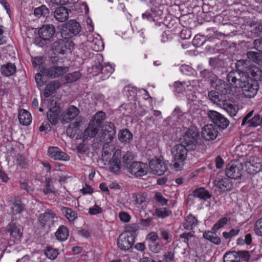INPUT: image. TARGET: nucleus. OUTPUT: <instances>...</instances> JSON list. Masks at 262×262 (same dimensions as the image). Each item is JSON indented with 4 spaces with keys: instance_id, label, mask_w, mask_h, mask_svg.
I'll use <instances>...</instances> for the list:
<instances>
[{
    "instance_id": "nucleus-54",
    "label": "nucleus",
    "mask_w": 262,
    "mask_h": 262,
    "mask_svg": "<svg viewBox=\"0 0 262 262\" xmlns=\"http://www.w3.org/2000/svg\"><path fill=\"white\" fill-rule=\"evenodd\" d=\"M239 231V229H232L229 232H224L223 233V236L226 239H231L237 235Z\"/></svg>"
},
{
    "instance_id": "nucleus-5",
    "label": "nucleus",
    "mask_w": 262,
    "mask_h": 262,
    "mask_svg": "<svg viewBox=\"0 0 262 262\" xmlns=\"http://www.w3.org/2000/svg\"><path fill=\"white\" fill-rule=\"evenodd\" d=\"M200 137L199 132L195 127L189 128L182 137L180 138V143L190 150L195 149Z\"/></svg>"
},
{
    "instance_id": "nucleus-64",
    "label": "nucleus",
    "mask_w": 262,
    "mask_h": 262,
    "mask_svg": "<svg viewBox=\"0 0 262 262\" xmlns=\"http://www.w3.org/2000/svg\"><path fill=\"white\" fill-rule=\"evenodd\" d=\"M247 56L249 59L256 62L258 60L259 54L257 52L249 51L247 53Z\"/></svg>"
},
{
    "instance_id": "nucleus-3",
    "label": "nucleus",
    "mask_w": 262,
    "mask_h": 262,
    "mask_svg": "<svg viewBox=\"0 0 262 262\" xmlns=\"http://www.w3.org/2000/svg\"><path fill=\"white\" fill-rule=\"evenodd\" d=\"M55 33L56 30L53 25H43L38 31V36L35 39L36 45L41 48L49 46L53 41Z\"/></svg>"
},
{
    "instance_id": "nucleus-22",
    "label": "nucleus",
    "mask_w": 262,
    "mask_h": 262,
    "mask_svg": "<svg viewBox=\"0 0 262 262\" xmlns=\"http://www.w3.org/2000/svg\"><path fill=\"white\" fill-rule=\"evenodd\" d=\"M244 166L250 172L258 171L261 169L262 165L260 160L255 157L250 158L248 161L245 162Z\"/></svg>"
},
{
    "instance_id": "nucleus-50",
    "label": "nucleus",
    "mask_w": 262,
    "mask_h": 262,
    "mask_svg": "<svg viewBox=\"0 0 262 262\" xmlns=\"http://www.w3.org/2000/svg\"><path fill=\"white\" fill-rule=\"evenodd\" d=\"M148 246L149 249L155 253H159L162 249V245L159 243H149Z\"/></svg>"
},
{
    "instance_id": "nucleus-57",
    "label": "nucleus",
    "mask_w": 262,
    "mask_h": 262,
    "mask_svg": "<svg viewBox=\"0 0 262 262\" xmlns=\"http://www.w3.org/2000/svg\"><path fill=\"white\" fill-rule=\"evenodd\" d=\"M156 213L158 216L164 218L168 216L171 213V211L166 208L157 209Z\"/></svg>"
},
{
    "instance_id": "nucleus-17",
    "label": "nucleus",
    "mask_w": 262,
    "mask_h": 262,
    "mask_svg": "<svg viewBox=\"0 0 262 262\" xmlns=\"http://www.w3.org/2000/svg\"><path fill=\"white\" fill-rule=\"evenodd\" d=\"M250 62L246 59L238 60L236 62V71H232L230 72H236L239 74L240 75H245L246 77L249 76V71L251 69L250 67Z\"/></svg>"
},
{
    "instance_id": "nucleus-48",
    "label": "nucleus",
    "mask_w": 262,
    "mask_h": 262,
    "mask_svg": "<svg viewBox=\"0 0 262 262\" xmlns=\"http://www.w3.org/2000/svg\"><path fill=\"white\" fill-rule=\"evenodd\" d=\"M81 74L79 71H76L71 73H69L66 75V80L68 82L72 83L77 81L81 77Z\"/></svg>"
},
{
    "instance_id": "nucleus-19",
    "label": "nucleus",
    "mask_w": 262,
    "mask_h": 262,
    "mask_svg": "<svg viewBox=\"0 0 262 262\" xmlns=\"http://www.w3.org/2000/svg\"><path fill=\"white\" fill-rule=\"evenodd\" d=\"M218 132L212 124L206 125L202 129V137L207 141L214 140L217 136Z\"/></svg>"
},
{
    "instance_id": "nucleus-40",
    "label": "nucleus",
    "mask_w": 262,
    "mask_h": 262,
    "mask_svg": "<svg viewBox=\"0 0 262 262\" xmlns=\"http://www.w3.org/2000/svg\"><path fill=\"white\" fill-rule=\"evenodd\" d=\"M224 262H239L240 257L235 251H230L226 253L223 257Z\"/></svg>"
},
{
    "instance_id": "nucleus-21",
    "label": "nucleus",
    "mask_w": 262,
    "mask_h": 262,
    "mask_svg": "<svg viewBox=\"0 0 262 262\" xmlns=\"http://www.w3.org/2000/svg\"><path fill=\"white\" fill-rule=\"evenodd\" d=\"M231 85H232L230 83H227L225 81L219 79L214 84H213L212 87L222 95H227L231 92Z\"/></svg>"
},
{
    "instance_id": "nucleus-18",
    "label": "nucleus",
    "mask_w": 262,
    "mask_h": 262,
    "mask_svg": "<svg viewBox=\"0 0 262 262\" xmlns=\"http://www.w3.org/2000/svg\"><path fill=\"white\" fill-rule=\"evenodd\" d=\"M48 155L55 160L69 161V156L57 147H50L48 150Z\"/></svg>"
},
{
    "instance_id": "nucleus-10",
    "label": "nucleus",
    "mask_w": 262,
    "mask_h": 262,
    "mask_svg": "<svg viewBox=\"0 0 262 262\" xmlns=\"http://www.w3.org/2000/svg\"><path fill=\"white\" fill-rule=\"evenodd\" d=\"M135 236L131 232H125L119 235L117 239V245L121 250L130 249L135 242Z\"/></svg>"
},
{
    "instance_id": "nucleus-14",
    "label": "nucleus",
    "mask_w": 262,
    "mask_h": 262,
    "mask_svg": "<svg viewBox=\"0 0 262 262\" xmlns=\"http://www.w3.org/2000/svg\"><path fill=\"white\" fill-rule=\"evenodd\" d=\"M69 70L68 67L52 66L47 69L43 68L40 70L43 75H46L50 78H53L63 75Z\"/></svg>"
},
{
    "instance_id": "nucleus-8",
    "label": "nucleus",
    "mask_w": 262,
    "mask_h": 262,
    "mask_svg": "<svg viewBox=\"0 0 262 262\" xmlns=\"http://www.w3.org/2000/svg\"><path fill=\"white\" fill-rule=\"evenodd\" d=\"M149 167L153 174L158 176L163 175L167 170V165L163 157H155L151 159L149 162Z\"/></svg>"
},
{
    "instance_id": "nucleus-58",
    "label": "nucleus",
    "mask_w": 262,
    "mask_h": 262,
    "mask_svg": "<svg viewBox=\"0 0 262 262\" xmlns=\"http://www.w3.org/2000/svg\"><path fill=\"white\" fill-rule=\"evenodd\" d=\"M159 238V236L157 233L151 232L148 233L146 237V241L149 243L156 242Z\"/></svg>"
},
{
    "instance_id": "nucleus-56",
    "label": "nucleus",
    "mask_w": 262,
    "mask_h": 262,
    "mask_svg": "<svg viewBox=\"0 0 262 262\" xmlns=\"http://www.w3.org/2000/svg\"><path fill=\"white\" fill-rule=\"evenodd\" d=\"M159 231L161 237L164 240L166 241L167 243H169L171 242L172 236L170 234L168 231L163 229H160Z\"/></svg>"
},
{
    "instance_id": "nucleus-35",
    "label": "nucleus",
    "mask_w": 262,
    "mask_h": 262,
    "mask_svg": "<svg viewBox=\"0 0 262 262\" xmlns=\"http://www.w3.org/2000/svg\"><path fill=\"white\" fill-rule=\"evenodd\" d=\"M9 205H11V207L12 213L14 214H17L21 213L24 209V205L20 200H15L14 202L9 201Z\"/></svg>"
},
{
    "instance_id": "nucleus-30",
    "label": "nucleus",
    "mask_w": 262,
    "mask_h": 262,
    "mask_svg": "<svg viewBox=\"0 0 262 262\" xmlns=\"http://www.w3.org/2000/svg\"><path fill=\"white\" fill-rule=\"evenodd\" d=\"M18 119L20 123L23 125H28L32 121L30 113L26 110L22 109L19 111Z\"/></svg>"
},
{
    "instance_id": "nucleus-62",
    "label": "nucleus",
    "mask_w": 262,
    "mask_h": 262,
    "mask_svg": "<svg viewBox=\"0 0 262 262\" xmlns=\"http://www.w3.org/2000/svg\"><path fill=\"white\" fill-rule=\"evenodd\" d=\"M236 253L238 254V256L240 257V259H242L245 261L249 260L250 256L248 251H239Z\"/></svg>"
},
{
    "instance_id": "nucleus-63",
    "label": "nucleus",
    "mask_w": 262,
    "mask_h": 262,
    "mask_svg": "<svg viewBox=\"0 0 262 262\" xmlns=\"http://www.w3.org/2000/svg\"><path fill=\"white\" fill-rule=\"evenodd\" d=\"M17 161L18 162L19 165L21 168H26L28 165V161L27 159L22 155L17 156Z\"/></svg>"
},
{
    "instance_id": "nucleus-11",
    "label": "nucleus",
    "mask_w": 262,
    "mask_h": 262,
    "mask_svg": "<svg viewBox=\"0 0 262 262\" xmlns=\"http://www.w3.org/2000/svg\"><path fill=\"white\" fill-rule=\"evenodd\" d=\"M243 169V163L239 162H231L226 168V174L230 179H238L242 176Z\"/></svg>"
},
{
    "instance_id": "nucleus-26",
    "label": "nucleus",
    "mask_w": 262,
    "mask_h": 262,
    "mask_svg": "<svg viewBox=\"0 0 262 262\" xmlns=\"http://www.w3.org/2000/svg\"><path fill=\"white\" fill-rule=\"evenodd\" d=\"M199 221L191 214H189L185 220L183 224L184 228L187 230H192L198 225Z\"/></svg>"
},
{
    "instance_id": "nucleus-61",
    "label": "nucleus",
    "mask_w": 262,
    "mask_h": 262,
    "mask_svg": "<svg viewBox=\"0 0 262 262\" xmlns=\"http://www.w3.org/2000/svg\"><path fill=\"white\" fill-rule=\"evenodd\" d=\"M102 212V208L97 205H95L93 207L90 208L89 210V213L91 215H96L101 213Z\"/></svg>"
},
{
    "instance_id": "nucleus-47",
    "label": "nucleus",
    "mask_w": 262,
    "mask_h": 262,
    "mask_svg": "<svg viewBox=\"0 0 262 262\" xmlns=\"http://www.w3.org/2000/svg\"><path fill=\"white\" fill-rule=\"evenodd\" d=\"M204 37L203 36H201L200 35H196L192 41L193 45L196 48H198L201 46H203L205 42L210 41V40H206V39H204Z\"/></svg>"
},
{
    "instance_id": "nucleus-51",
    "label": "nucleus",
    "mask_w": 262,
    "mask_h": 262,
    "mask_svg": "<svg viewBox=\"0 0 262 262\" xmlns=\"http://www.w3.org/2000/svg\"><path fill=\"white\" fill-rule=\"evenodd\" d=\"M19 184L21 189L25 190L27 193H32L34 191V188L26 180L20 181Z\"/></svg>"
},
{
    "instance_id": "nucleus-1",
    "label": "nucleus",
    "mask_w": 262,
    "mask_h": 262,
    "mask_svg": "<svg viewBox=\"0 0 262 262\" xmlns=\"http://www.w3.org/2000/svg\"><path fill=\"white\" fill-rule=\"evenodd\" d=\"M227 80L232 86L242 89L243 94L247 98H252L259 89L258 82L253 80L249 76L240 75L236 72H229Z\"/></svg>"
},
{
    "instance_id": "nucleus-7",
    "label": "nucleus",
    "mask_w": 262,
    "mask_h": 262,
    "mask_svg": "<svg viewBox=\"0 0 262 262\" xmlns=\"http://www.w3.org/2000/svg\"><path fill=\"white\" fill-rule=\"evenodd\" d=\"M73 46L74 43L71 39L62 37L52 44L51 49L55 53L64 54L68 51H70Z\"/></svg>"
},
{
    "instance_id": "nucleus-24",
    "label": "nucleus",
    "mask_w": 262,
    "mask_h": 262,
    "mask_svg": "<svg viewBox=\"0 0 262 262\" xmlns=\"http://www.w3.org/2000/svg\"><path fill=\"white\" fill-rule=\"evenodd\" d=\"M98 132V127L95 125L94 122L91 121L88 127L84 130L83 133V138L84 140H88L89 138L94 137Z\"/></svg>"
},
{
    "instance_id": "nucleus-34",
    "label": "nucleus",
    "mask_w": 262,
    "mask_h": 262,
    "mask_svg": "<svg viewBox=\"0 0 262 262\" xmlns=\"http://www.w3.org/2000/svg\"><path fill=\"white\" fill-rule=\"evenodd\" d=\"M56 238L60 241H66L69 236V230L63 226H60L55 233Z\"/></svg>"
},
{
    "instance_id": "nucleus-53",
    "label": "nucleus",
    "mask_w": 262,
    "mask_h": 262,
    "mask_svg": "<svg viewBox=\"0 0 262 262\" xmlns=\"http://www.w3.org/2000/svg\"><path fill=\"white\" fill-rule=\"evenodd\" d=\"M224 110L232 117H234L237 113V110L232 104H227L224 107Z\"/></svg>"
},
{
    "instance_id": "nucleus-60",
    "label": "nucleus",
    "mask_w": 262,
    "mask_h": 262,
    "mask_svg": "<svg viewBox=\"0 0 262 262\" xmlns=\"http://www.w3.org/2000/svg\"><path fill=\"white\" fill-rule=\"evenodd\" d=\"M114 71L113 67L110 64L102 66L101 68V73L105 74L106 75L110 76Z\"/></svg>"
},
{
    "instance_id": "nucleus-2",
    "label": "nucleus",
    "mask_w": 262,
    "mask_h": 262,
    "mask_svg": "<svg viewBox=\"0 0 262 262\" xmlns=\"http://www.w3.org/2000/svg\"><path fill=\"white\" fill-rule=\"evenodd\" d=\"M133 156L130 152L121 151L117 149L114 152L111 160L109 161V169L111 172L117 173L121 167L127 168L133 162Z\"/></svg>"
},
{
    "instance_id": "nucleus-42",
    "label": "nucleus",
    "mask_w": 262,
    "mask_h": 262,
    "mask_svg": "<svg viewBox=\"0 0 262 262\" xmlns=\"http://www.w3.org/2000/svg\"><path fill=\"white\" fill-rule=\"evenodd\" d=\"M114 137V132L108 133L107 132H106L105 130H103L100 133L99 138L101 142H105L106 143H109L113 140Z\"/></svg>"
},
{
    "instance_id": "nucleus-44",
    "label": "nucleus",
    "mask_w": 262,
    "mask_h": 262,
    "mask_svg": "<svg viewBox=\"0 0 262 262\" xmlns=\"http://www.w3.org/2000/svg\"><path fill=\"white\" fill-rule=\"evenodd\" d=\"M219 92L217 91H211L208 93V97L209 99L214 103L217 105L220 104L221 101V96L219 95Z\"/></svg>"
},
{
    "instance_id": "nucleus-36",
    "label": "nucleus",
    "mask_w": 262,
    "mask_h": 262,
    "mask_svg": "<svg viewBox=\"0 0 262 262\" xmlns=\"http://www.w3.org/2000/svg\"><path fill=\"white\" fill-rule=\"evenodd\" d=\"M61 211L69 221L72 222L77 218L76 212L72 209L66 207H62Z\"/></svg>"
},
{
    "instance_id": "nucleus-39",
    "label": "nucleus",
    "mask_w": 262,
    "mask_h": 262,
    "mask_svg": "<svg viewBox=\"0 0 262 262\" xmlns=\"http://www.w3.org/2000/svg\"><path fill=\"white\" fill-rule=\"evenodd\" d=\"M113 151V147L108 145V143L105 144L102 148V159L103 161L107 162L108 165V162L111 159H108V157L112 155V152Z\"/></svg>"
},
{
    "instance_id": "nucleus-23",
    "label": "nucleus",
    "mask_w": 262,
    "mask_h": 262,
    "mask_svg": "<svg viewBox=\"0 0 262 262\" xmlns=\"http://www.w3.org/2000/svg\"><path fill=\"white\" fill-rule=\"evenodd\" d=\"M69 11L70 10L63 6L57 7L54 12V17L57 21L64 22L69 17Z\"/></svg>"
},
{
    "instance_id": "nucleus-13",
    "label": "nucleus",
    "mask_w": 262,
    "mask_h": 262,
    "mask_svg": "<svg viewBox=\"0 0 262 262\" xmlns=\"http://www.w3.org/2000/svg\"><path fill=\"white\" fill-rule=\"evenodd\" d=\"M128 172L136 177L145 176L147 172V165L140 162L134 161L127 168Z\"/></svg>"
},
{
    "instance_id": "nucleus-43",
    "label": "nucleus",
    "mask_w": 262,
    "mask_h": 262,
    "mask_svg": "<svg viewBox=\"0 0 262 262\" xmlns=\"http://www.w3.org/2000/svg\"><path fill=\"white\" fill-rule=\"evenodd\" d=\"M251 74L254 81L258 82L262 80V71L258 68H251L249 71V75Z\"/></svg>"
},
{
    "instance_id": "nucleus-29",
    "label": "nucleus",
    "mask_w": 262,
    "mask_h": 262,
    "mask_svg": "<svg viewBox=\"0 0 262 262\" xmlns=\"http://www.w3.org/2000/svg\"><path fill=\"white\" fill-rule=\"evenodd\" d=\"M60 83L58 80H54L49 83L46 86L43 95L46 98L49 97L51 93H53L55 91L59 88Z\"/></svg>"
},
{
    "instance_id": "nucleus-15",
    "label": "nucleus",
    "mask_w": 262,
    "mask_h": 262,
    "mask_svg": "<svg viewBox=\"0 0 262 262\" xmlns=\"http://www.w3.org/2000/svg\"><path fill=\"white\" fill-rule=\"evenodd\" d=\"M55 218H57L55 213L51 210H47L45 213L39 215V224L43 228L48 227L49 228L54 225L55 222Z\"/></svg>"
},
{
    "instance_id": "nucleus-6",
    "label": "nucleus",
    "mask_w": 262,
    "mask_h": 262,
    "mask_svg": "<svg viewBox=\"0 0 262 262\" xmlns=\"http://www.w3.org/2000/svg\"><path fill=\"white\" fill-rule=\"evenodd\" d=\"M81 27L79 23L75 20H70L64 24L61 31L62 38L70 39L80 32Z\"/></svg>"
},
{
    "instance_id": "nucleus-38",
    "label": "nucleus",
    "mask_w": 262,
    "mask_h": 262,
    "mask_svg": "<svg viewBox=\"0 0 262 262\" xmlns=\"http://www.w3.org/2000/svg\"><path fill=\"white\" fill-rule=\"evenodd\" d=\"M49 13V9L47 6L43 5L36 8L34 11V15L38 18L41 17H47Z\"/></svg>"
},
{
    "instance_id": "nucleus-33",
    "label": "nucleus",
    "mask_w": 262,
    "mask_h": 262,
    "mask_svg": "<svg viewBox=\"0 0 262 262\" xmlns=\"http://www.w3.org/2000/svg\"><path fill=\"white\" fill-rule=\"evenodd\" d=\"M200 77L208 79L212 86H213V84H214L216 81L219 79L212 71L206 69L200 72Z\"/></svg>"
},
{
    "instance_id": "nucleus-59",
    "label": "nucleus",
    "mask_w": 262,
    "mask_h": 262,
    "mask_svg": "<svg viewBox=\"0 0 262 262\" xmlns=\"http://www.w3.org/2000/svg\"><path fill=\"white\" fill-rule=\"evenodd\" d=\"M174 253L172 251H168L163 255L162 262H171L174 260Z\"/></svg>"
},
{
    "instance_id": "nucleus-32",
    "label": "nucleus",
    "mask_w": 262,
    "mask_h": 262,
    "mask_svg": "<svg viewBox=\"0 0 262 262\" xmlns=\"http://www.w3.org/2000/svg\"><path fill=\"white\" fill-rule=\"evenodd\" d=\"M216 231H205L203 233V237L215 245H219L221 243V239L217 236Z\"/></svg>"
},
{
    "instance_id": "nucleus-28",
    "label": "nucleus",
    "mask_w": 262,
    "mask_h": 262,
    "mask_svg": "<svg viewBox=\"0 0 262 262\" xmlns=\"http://www.w3.org/2000/svg\"><path fill=\"white\" fill-rule=\"evenodd\" d=\"M16 71V67L14 63L8 62L3 64L1 67V72L2 75L5 76H10L13 75Z\"/></svg>"
},
{
    "instance_id": "nucleus-41",
    "label": "nucleus",
    "mask_w": 262,
    "mask_h": 262,
    "mask_svg": "<svg viewBox=\"0 0 262 262\" xmlns=\"http://www.w3.org/2000/svg\"><path fill=\"white\" fill-rule=\"evenodd\" d=\"M44 253L46 256L51 260L56 259L59 254L58 250L51 246L47 247L46 249L45 250Z\"/></svg>"
},
{
    "instance_id": "nucleus-37",
    "label": "nucleus",
    "mask_w": 262,
    "mask_h": 262,
    "mask_svg": "<svg viewBox=\"0 0 262 262\" xmlns=\"http://www.w3.org/2000/svg\"><path fill=\"white\" fill-rule=\"evenodd\" d=\"M59 115V111L56 108H51L47 114L48 120L53 125L58 123Z\"/></svg>"
},
{
    "instance_id": "nucleus-46",
    "label": "nucleus",
    "mask_w": 262,
    "mask_h": 262,
    "mask_svg": "<svg viewBox=\"0 0 262 262\" xmlns=\"http://www.w3.org/2000/svg\"><path fill=\"white\" fill-rule=\"evenodd\" d=\"M90 46L95 51H100L103 48L102 41L97 38L93 39L91 41Z\"/></svg>"
},
{
    "instance_id": "nucleus-9",
    "label": "nucleus",
    "mask_w": 262,
    "mask_h": 262,
    "mask_svg": "<svg viewBox=\"0 0 262 262\" xmlns=\"http://www.w3.org/2000/svg\"><path fill=\"white\" fill-rule=\"evenodd\" d=\"M207 116L215 126L220 129H225L229 125L228 119L223 115L215 111H208Z\"/></svg>"
},
{
    "instance_id": "nucleus-25",
    "label": "nucleus",
    "mask_w": 262,
    "mask_h": 262,
    "mask_svg": "<svg viewBox=\"0 0 262 262\" xmlns=\"http://www.w3.org/2000/svg\"><path fill=\"white\" fill-rule=\"evenodd\" d=\"M118 137L119 141L124 144L130 143L133 140V134L128 129L120 130Z\"/></svg>"
},
{
    "instance_id": "nucleus-4",
    "label": "nucleus",
    "mask_w": 262,
    "mask_h": 262,
    "mask_svg": "<svg viewBox=\"0 0 262 262\" xmlns=\"http://www.w3.org/2000/svg\"><path fill=\"white\" fill-rule=\"evenodd\" d=\"M190 150L181 143L176 145L172 148L171 150L173 158L172 165L176 170H180L183 167L184 162L187 156V152Z\"/></svg>"
},
{
    "instance_id": "nucleus-45",
    "label": "nucleus",
    "mask_w": 262,
    "mask_h": 262,
    "mask_svg": "<svg viewBox=\"0 0 262 262\" xmlns=\"http://www.w3.org/2000/svg\"><path fill=\"white\" fill-rule=\"evenodd\" d=\"M105 116L106 115L104 112H98L94 116V121L91 120V121L94 122V123H96L95 125H97L98 127H100L105 118Z\"/></svg>"
},
{
    "instance_id": "nucleus-49",
    "label": "nucleus",
    "mask_w": 262,
    "mask_h": 262,
    "mask_svg": "<svg viewBox=\"0 0 262 262\" xmlns=\"http://www.w3.org/2000/svg\"><path fill=\"white\" fill-rule=\"evenodd\" d=\"M262 122V118L260 115L257 114L250 119V127H256L260 126Z\"/></svg>"
},
{
    "instance_id": "nucleus-31",
    "label": "nucleus",
    "mask_w": 262,
    "mask_h": 262,
    "mask_svg": "<svg viewBox=\"0 0 262 262\" xmlns=\"http://www.w3.org/2000/svg\"><path fill=\"white\" fill-rule=\"evenodd\" d=\"M215 185L219 189L220 191L230 190L232 187V184L229 179L224 178L218 181H215Z\"/></svg>"
},
{
    "instance_id": "nucleus-55",
    "label": "nucleus",
    "mask_w": 262,
    "mask_h": 262,
    "mask_svg": "<svg viewBox=\"0 0 262 262\" xmlns=\"http://www.w3.org/2000/svg\"><path fill=\"white\" fill-rule=\"evenodd\" d=\"M254 230L256 235L262 236V218L258 219L256 222Z\"/></svg>"
},
{
    "instance_id": "nucleus-27",
    "label": "nucleus",
    "mask_w": 262,
    "mask_h": 262,
    "mask_svg": "<svg viewBox=\"0 0 262 262\" xmlns=\"http://www.w3.org/2000/svg\"><path fill=\"white\" fill-rule=\"evenodd\" d=\"M192 193V194L188 195V199L191 200V198L194 196L206 200L207 199L210 198L211 196L208 191L204 188H198L194 190Z\"/></svg>"
},
{
    "instance_id": "nucleus-52",
    "label": "nucleus",
    "mask_w": 262,
    "mask_h": 262,
    "mask_svg": "<svg viewBox=\"0 0 262 262\" xmlns=\"http://www.w3.org/2000/svg\"><path fill=\"white\" fill-rule=\"evenodd\" d=\"M228 219L227 217H224L220 219L211 228L212 231H217L221 228L227 224Z\"/></svg>"
},
{
    "instance_id": "nucleus-16",
    "label": "nucleus",
    "mask_w": 262,
    "mask_h": 262,
    "mask_svg": "<svg viewBox=\"0 0 262 262\" xmlns=\"http://www.w3.org/2000/svg\"><path fill=\"white\" fill-rule=\"evenodd\" d=\"M209 64L211 69L218 74H223L226 71V66L224 61L219 58H210Z\"/></svg>"
},
{
    "instance_id": "nucleus-12",
    "label": "nucleus",
    "mask_w": 262,
    "mask_h": 262,
    "mask_svg": "<svg viewBox=\"0 0 262 262\" xmlns=\"http://www.w3.org/2000/svg\"><path fill=\"white\" fill-rule=\"evenodd\" d=\"M23 227L14 220H12L7 226L6 232L10 237L19 240L23 236Z\"/></svg>"
},
{
    "instance_id": "nucleus-20",
    "label": "nucleus",
    "mask_w": 262,
    "mask_h": 262,
    "mask_svg": "<svg viewBox=\"0 0 262 262\" xmlns=\"http://www.w3.org/2000/svg\"><path fill=\"white\" fill-rule=\"evenodd\" d=\"M79 110L74 105H71L63 114L61 122L67 123L75 119L79 114Z\"/></svg>"
}]
</instances>
